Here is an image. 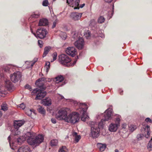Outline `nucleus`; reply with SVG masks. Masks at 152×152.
<instances>
[{"label":"nucleus","mask_w":152,"mask_h":152,"mask_svg":"<svg viewBox=\"0 0 152 152\" xmlns=\"http://www.w3.org/2000/svg\"><path fill=\"white\" fill-rule=\"evenodd\" d=\"M112 109L109 108L105 111L104 113V118L101 119L99 124L95 122L91 121L88 124L91 127L90 136L93 138H96L99 135L100 130L99 127H102L104 124V121L110 120L112 118Z\"/></svg>","instance_id":"nucleus-1"},{"label":"nucleus","mask_w":152,"mask_h":152,"mask_svg":"<svg viewBox=\"0 0 152 152\" xmlns=\"http://www.w3.org/2000/svg\"><path fill=\"white\" fill-rule=\"evenodd\" d=\"M45 79L42 78L39 79L37 80L35 83V85L39 87L41 89H39L38 88H36L34 89L31 92V94L33 95H36L37 96L35 99H40L43 98L46 95V92L45 91H43L42 89H45V87L44 86V83L42 81H44Z\"/></svg>","instance_id":"nucleus-2"},{"label":"nucleus","mask_w":152,"mask_h":152,"mask_svg":"<svg viewBox=\"0 0 152 152\" xmlns=\"http://www.w3.org/2000/svg\"><path fill=\"white\" fill-rule=\"evenodd\" d=\"M27 137H28L27 142L30 145H37L42 142L44 137L42 135H38L35 137V134L34 132L30 131L26 133Z\"/></svg>","instance_id":"nucleus-3"},{"label":"nucleus","mask_w":152,"mask_h":152,"mask_svg":"<svg viewBox=\"0 0 152 152\" xmlns=\"http://www.w3.org/2000/svg\"><path fill=\"white\" fill-rule=\"evenodd\" d=\"M80 108L78 109L81 115V119L83 121H85L88 120L89 117L86 113V111L88 108L87 106L85 104L80 103Z\"/></svg>","instance_id":"nucleus-4"},{"label":"nucleus","mask_w":152,"mask_h":152,"mask_svg":"<svg viewBox=\"0 0 152 152\" xmlns=\"http://www.w3.org/2000/svg\"><path fill=\"white\" fill-rule=\"evenodd\" d=\"M116 117L114 121L115 123H111L109 126L108 129L111 132H115L117 131L120 126V123L121 119V116L118 115H115Z\"/></svg>","instance_id":"nucleus-5"},{"label":"nucleus","mask_w":152,"mask_h":152,"mask_svg":"<svg viewBox=\"0 0 152 152\" xmlns=\"http://www.w3.org/2000/svg\"><path fill=\"white\" fill-rule=\"evenodd\" d=\"M11 136H10L8 138V140L10 146L11 148L14 150L15 147V143L16 142L18 144H20L23 141H24L26 140H27L28 139V137H27L26 135V133L25 134L24 137L20 136L17 139H14V141H11Z\"/></svg>","instance_id":"nucleus-6"},{"label":"nucleus","mask_w":152,"mask_h":152,"mask_svg":"<svg viewBox=\"0 0 152 152\" xmlns=\"http://www.w3.org/2000/svg\"><path fill=\"white\" fill-rule=\"evenodd\" d=\"M67 109H62L59 110L56 115V118L59 120H63L67 122L68 118Z\"/></svg>","instance_id":"nucleus-7"},{"label":"nucleus","mask_w":152,"mask_h":152,"mask_svg":"<svg viewBox=\"0 0 152 152\" xmlns=\"http://www.w3.org/2000/svg\"><path fill=\"white\" fill-rule=\"evenodd\" d=\"M79 118V115L78 113L72 112L68 115L66 122L75 124L78 121Z\"/></svg>","instance_id":"nucleus-8"},{"label":"nucleus","mask_w":152,"mask_h":152,"mask_svg":"<svg viewBox=\"0 0 152 152\" xmlns=\"http://www.w3.org/2000/svg\"><path fill=\"white\" fill-rule=\"evenodd\" d=\"M32 26L31 25H30V29L32 33L36 37H38L40 39H43L44 38L47 33L46 30L44 28H40L37 30V35L34 33L32 30Z\"/></svg>","instance_id":"nucleus-9"},{"label":"nucleus","mask_w":152,"mask_h":152,"mask_svg":"<svg viewBox=\"0 0 152 152\" xmlns=\"http://www.w3.org/2000/svg\"><path fill=\"white\" fill-rule=\"evenodd\" d=\"M59 61L62 64L69 67L68 63L71 62V59L67 55L62 54L59 56Z\"/></svg>","instance_id":"nucleus-10"},{"label":"nucleus","mask_w":152,"mask_h":152,"mask_svg":"<svg viewBox=\"0 0 152 152\" xmlns=\"http://www.w3.org/2000/svg\"><path fill=\"white\" fill-rule=\"evenodd\" d=\"M21 77V74L20 72H14L10 76L11 79L14 83H16L19 80Z\"/></svg>","instance_id":"nucleus-11"},{"label":"nucleus","mask_w":152,"mask_h":152,"mask_svg":"<svg viewBox=\"0 0 152 152\" xmlns=\"http://www.w3.org/2000/svg\"><path fill=\"white\" fill-rule=\"evenodd\" d=\"M84 40L82 37L79 38L74 43L75 46L79 49H82L84 45Z\"/></svg>","instance_id":"nucleus-12"},{"label":"nucleus","mask_w":152,"mask_h":152,"mask_svg":"<svg viewBox=\"0 0 152 152\" xmlns=\"http://www.w3.org/2000/svg\"><path fill=\"white\" fill-rule=\"evenodd\" d=\"M66 52L68 55L73 57L76 55V50L73 47H70L67 48L66 50Z\"/></svg>","instance_id":"nucleus-13"},{"label":"nucleus","mask_w":152,"mask_h":152,"mask_svg":"<svg viewBox=\"0 0 152 152\" xmlns=\"http://www.w3.org/2000/svg\"><path fill=\"white\" fill-rule=\"evenodd\" d=\"M82 15V13L73 12L71 13L70 17L74 20L77 21L80 18Z\"/></svg>","instance_id":"nucleus-14"},{"label":"nucleus","mask_w":152,"mask_h":152,"mask_svg":"<svg viewBox=\"0 0 152 152\" xmlns=\"http://www.w3.org/2000/svg\"><path fill=\"white\" fill-rule=\"evenodd\" d=\"M55 80L56 84H58V88L60 86H62L64 84L63 83H62V82L64 80V78L62 76H58L55 78Z\"/></svg>","instance_id":"nucleus-15"},{"label":"nucleus","mask_w":152,"mask_h":152,"mask_svg":"<svg viewBox=\"0 0 152 152\" xmlns=\"http://www.w3.org/2000/svg\"><path fill=\"white\" fill-rule=\"evenodd\" d=\"M23 120L16 121L14 122L13 126L14 129H19L24 123Z\"/></svg>","instance_id":"nucleus-16"},{"label":"nucleus","mask_w":152,"mask_h":152,"mask_svg":"<svg viewBox=\"0 0 152 152\" xmlns=\"http://www.w3.org/2000/svg\"><path fill=\"white\" fill-rule=\"evenodd\" d=\"M29 147L27 145L23 146L20 147L18 150V152H30Z\"/></svg>","instance_id":"nucleus-17"},{"label":"nucleus","mask_w":152,"mask_h":152,"mask_svg":"<svg viewBox=\"0 0 152 152\" xmlns=\"http://www.w3.org/2000/svg\"><path fill=\"white\" fill-rule=\"evenodd\" d=\"M5 86L9 91L12 90L13 86L11 82L9 80H6L5 81Z\"/></svg>","instance_id":"nucleus-18"},{"label":"nucleus","mask_w":152,"mask_h":152,"mask_svg":"<svg viewBox=\"0 0 152 152\" xmlns=\"http://www.w3.org/2000/svg\"><path fill=\"white\" fill-rule=\"evenodd\" d=\"M9 69V68L8 66H4L3 68H0V79L1 77L4 76L3 71L5 72H8Z\"/></svg>","instance_id":"nucleus-19"},{"label":"nucleus","mask_w":152,"mask_h":152,"mask_svg":"<svg viewBox=\"0 0 152 152\" xmlns=\"http://www.w3.org/2000/svg\"><path fill=\"white\" fill-rule=\"evenodd\" d=\"M145 136L146 138H148L150 135V126L147 125L145 128Z\"/></svg>","instance_id":"nucleus-20"},{"label":"nucleus","mask_w":152,"mask_h":152,"mask_svg":"<svg viewBox=\"0 0 152 152\" xmlns=\"http://www.w3.org/2000/svg\"><path fill=\"white\" fill-rule=\"evenodd\" d=\"M48 22L47 19L43 18L40 20L39 25L40 26H45L48 24Z\"/></svg>","instance_id":"nucleus-21"},{"label":"nucleus","mask_w":152,"mask_h":152,"mask_svg":"<svg viewBox=\"0 0 152 152\" xmlns=\"http://www.w3.org/2000/svg\"><path fill=\"white\" fill-rule=\"evenodd\" d=\"M42 104L45 106L50 105L51 104V99L50 98L43 99L42 101Z\"/></svg>","instance_id":"nucleus-22"},{"label":"nucleus","mask_w":152,"mask_h":152,"mask_svg":"<svg viewBox=\"0 0 152 152\" xmlns=\"http://www.w3.org/2000/svg\"><path fill=\"white\" fill-rule=\"evenodd\" d=\"M51 49V47L49 46L46 47L44 50V53L43 55V57H45L48 54Z\"/></svg>","instance_id":"nucleus-23"},{"label":"nucleus","mask_w":152,"mask_h":152,"mask_svg":"<svg viewBox=\"0 0 152 152\" xmlns=\"http://www.w3.org/2000/svg\"><path fill=\"white\" fill-rule=\"evenodd\" d=\"M26 113L28 115L31 117L32 114L35 115V113L34 110L28 109L26 110Z\"/></svg>","instance_id":"nucleus-24"},{"label":"nucleus","mask_w":152,"mask_h":152,"mask_svg":"<svg viewBox=\"0 0 152 152\" xmlns=\"http://www.w3.org/2000/svg\"><path fill=\"white\" fill-rule=\"evenodd\" d=\"M37 110L38 112L41 114H45V111L44 108L40 105L37 106Z\"/></svg>","instance_id":"nucleus-25"},{"label":"nucleus","mask_w":152,"mask_h":152,"mask_svg":"<svg viewBox=\"0 0 152 152\" xmlns=\"http://www.w3.org/2000/svg\"><path fill=\"white\" fill-rule=\"evenodd\" d=\"M98 146L99 148L100 151H104L106 148V145H105L102 144L101 143L98 144Z\"/></svg>","instance_id":"nucleus-26"},{"label":"nucleus","mask_w":152,"mask_h":152,"mask_svg":"<svg viewBox=\"0 0 152 152\" xmlns=\"http://www.w3.org/2000/svg\"><path fill=\"white\" fill-rule=\"evenodd\" d=\"M58 144V140L56 139H53L51 140L50 142V145L52 146H57Z\"/></svg>","instance_id":"nucleus-27"},{"label":"nucleus","mask_w":152,"mask_h":152,"mask_svg":"<svg viewBox=\"0 0 152 152\" xmlns=\"http://www.w3.org/2000/svg\"><path fill=\"white\" fill-rule=\"evenodd\" d=\"M37 61V59L34 58L33 61H26V63L27 64H29L30 65V67H32L35 63Z\"/></svg>","instance_id":"nucleus-28"},{"label":"nucleus","mask_w":152,"mask_h":152,"mask_svg":"<svg viewBox=\"0 0 152 152\" xmlns=\"http://www.w3.org/2000/svg\"><path fill=\"white\" fill-rule=\"evenodd\" d=\"M12 134L15 135H19L20 133L18 129H14L12 130Z\"/></svg>","instance_id":"nucleus-29"},{"label":"nucleus","mask_w":152,"mask_h":152,"mask_svg":"<svg viewBox=\"0 0 152 152\" xmlns=\"http://www.w3.org/2000/svg\"><path fill=\"white\" fill-rule=\"evenodd\" d=\"M105 18L103 16H100L98 19V22L99 23H102L104 22Z\"/></svg>","instance_id":"nucleus-30"},{"label":"nucleus","mask_w":152,"mask_h":152,"mask_svg":"<svg viewBox=\"0 0 152 152\" xmlns=\"http://www.w3.org/2000/svg\"><path fill=\"white\" fill-rule=\"evenodd\" d=\"M1 110L4 111H6L8 109V107L6 103H3L1 105Z\"/></svg>","instance_id":"nucleus-31"},{"label":"nucleus","mask_w":152,"mask_h":152,"mask_svg":"<svg viewBox=\"0 0 152 152\" xmlns=\"http://www.w3.org/2000/svg\"><path fill=\"white\" fill-rule=\"evenodd\" d=\"M39 15L40 14L38 12H35L31 15L29 19L30 18H37L39 16Z\"/></svg>","instance_id":"nucleus-32"},{"label":"nucleus","mask_w":152,"mask_h":152,"mask_svg":"<svg viewBox=\"0 0 152 152\" xmlns=\"http://www.w3.org/2000/svg\"><path fill=\"white\" fill-rule=\"evenodd\" d=\"M50 67V63L49 62H46L45 67L46 69V72L48 73V72Z\"/></svg>","instance_id":"nucleus-33"},{"label":"nucleus","mask_w":152,"mask_h":152,"mask_svg":"<svg viewBox=\"0 0 152 152\" xmlns=\"http://www.w3.org/2000/svg\"><path fill=\"white\" fill-rule=\"evenodd\" d=\"M80 0H76L75 2L74 5L73 4V6H77V7H75L74 8V9H79V7H78L80 4Z\"/></svg>","instance_id":"nucleus-34"},{"label":"nucleus","mask_w":152,"mask_h":152,"mask_svg":"<svg viewBox=\"0 0 152 152\" xmlns=\"http://www.w3.org/2000/svg\"><path fill=\"white\" fill-rule=\"evenodd\" d=\"M60 36L63 39L65 40L66 37V33L61 32L60 33Z\"/></svg>","instance_id":"nucleus-35"},{"label":"nucleus","mask_w":152,"mask_h":152,"mask_svg":"<svg viewBox=\"0 0 152 152\" xmlns=\"http://www.w3.org/2000/svg\"><path fill=\"white\" fill-rule=\"evenodd\" d=\"M84 36L87 39L90 38L91 36V33L89 31H87L84 33Z\"/></svg>","instance_id":"nucleus-36"},{"label":"nucleus","mask_w":152,"mask_h":152,"mask_svg":"<svg viewBox=\"0 0 152 152\" xmlns=\"http://www.w3.org/2000/svg\"><path fill=\"white\" fill-rule=\"evenodd\" d=\"M148 148L149 150H152V138L148 144Z\"/></svg>","instance_id":"nucleus-37"},{"label":"nucleus","mask_w":152,"mask_h":152,"mask_svg":"<svg viewBox=\"0 0 152 152\" xmlns=\"http://www.w3.org/2000/svg\"><path fill=\"white\" fill-rule=\"evenodd\" d=\"M72 37L71 39L72 41H74L75 39L78 38L77 37V34L76 32H74L72 33Z\"/></svg>","instance_id":"nucleus-38"},{"label":"nucleus","mask_w":152,"mask_h":152,"mask_svg":"<svg viewBox=\"0 0 152 152\" xmlns=\"http://www.w3.org/2000/svg\"><path fill=\"white\" fill-rule=\"evenodd\" d=\"M96 24V21L94 19L91 20L90 21L89 25L91 26H94Z\"/></svg>","instance_id":"nucleus-39"},{"label":"nucleus","mask_w":152,"mask_h":152,"mask_svg":"<svg viewBox=\"0 0 152 152\" xmlns=\"http://www.w3.org/2000/svg\"><path fill=\"white\" fill-rule=\"evenodd\" d=\"M57 54L56 52H55L53 53V54L52 55V56L53 58V60L51 61V62H53V61L56 60L57 58Z\"/></svg>","instance_id":"nucleus-40"},{"label":"nucleus","mask_w":152,"mask_h":152,"mask_svg":"<svg viewBox=\"0 0 152 152\" xmlns=\"http://www.w3.org/2000/svg\"><path fill=\"white\" fill-rule=\"evenodd\" d=\"M42 5L43 6L46 7L49 5V2L48 0H44L42 2Z\"/></svg>","instance_id":"nucleus-41"},{"label":"nucleus","mask_w":152,"mask_h":152,"mask_svg":"<svg viewBox=\"0 0 152 152\" xmlns=\"http://www.w3.org/2000/svg\"><path fill=\"white\" fill-rule=\"evenodd\" d=\"M66 147L63 146L59 149L58 152H66Z\"/></svg>","instance_id":"nucleus-42"},{"label":"nucleus","mask_w":152,"mask_h":152,"mask_svg":"<svg viewBox=\"0 0 152 152\" xmlns=\"http://www.w3.org/2000/svg\"><path fill=\"white\" fill-rule=\"evenodd\" d=\"M81 138V136L80 135L76 136L75 137V143L77 142Z\"/></svg>","instance_id":"nucleus-43"},{"label":"nucleus","mask_w":152,"mask_h":152,"mask_svg":"<svg viewBox=\"0 0 152 152\" xmlns=\"http://www.w3.org/2000/svg\"><path fill=\"white\" fill-rule=\"evenodd\" d=\"M18 107L20 108L22 110H24L26 106L24 103H23L18 105Z\"/></svg>","instance_id":"nucleus-44"},{"label":"nucleus","mask_w":152,"mask_h":152,"mask_svg":"<svg viewBox=\"0 0 152 152\" xmlns=\"http://www.w3.org/2000/svg\"><path fill=\"white\" fill-rule=\"evenodd\" d=\"M136 128V127L134 125H130L129 127V130L132 132H133Z\"/></svg>","instance_id":"nucleus-45"},{"label":"nucleus","mask_w":152,"mask_h":152,"mask_svg":"<svg viewBox=\"0 0 152 152\" xmlns=\"http://www.w3.org/2000/svg\"><path fill=\"white\" fill-rule=\"evenodd\" d=\"M143 135L142 134H138L137 135V138L138 140H140L142 139L143 137Z\"/></svg>","instance_id":"nucleus-46"},{"label":"nucleus","mask_w":152,"mask_h":152,"mask_svg":"<svg viewBox=\"0 0 152 152\" xmlns=\"http://www.w3.org/2000/svg\"><path fill=\"white\" fill-rule=\"evenodd\" d=\"M74 0H69V2L68 0H66V3H67L69 6H70L73 7V4L72 2Z\"/></svg>","instance_id":"nucleus-47"},{"label":"nucleus","mask_w":152,"mask_h":152,"mask_svg":"<svg viewBox=\"0 0 152 152\" xmlns=\"http://www.w3.org/2000/svg\"><path fill=\"white\" fill-rule=\"evenodd\" d=\"M145 121L147 123H152V120L149 118H146L145 120Z\"/></svg>","instance_id":"nucleus-48"},{"label":"nucleus","mask_w":152,"mask_h":152,"mask_svg":"<svg viewBox=\"0 0 152 152\" xmlns=\"http://www.w3.org/2000/svg\"><path fill=\"white\" fill-rule=\"evenodd\" d=\"M38 44L40 48H42V42L41 40H39L38 41Z\"/></svg>","instance_id":"nucleus-49"},{"label":"nucleus","mask_w":152,"mask_h":152,"mask_svg":"<svg viewBox=\"0 0 152 152\" xmlns=\"http://www.w3.org/2000/svg\"><path fill=\"white\" fill-rule=\"evenodd\" d=\"M76 61H77V60H75L73 61L72 63H70V64H69V66H68L69 67L71 66H74L75 65V64H76Z\"/></svg>","instance_id":"nucleus-50"},{"label":"nucleus","mask_w":152,"mask_h":152,"mask_svg":"<svg viewBox=\"0 0 152 152\" xmlns=\"http://www.w3.org/2000/svg\"><path fill=\"white\" fill-rule=\"evenodd\" d=\"M57 20H56L53 23V26H52V28H54L57 23Z\"/></svg>","instance_id":"nucleus-51"},{"label":"nucleus","mask_w":152,"mask_h":152,"mask_svg":"<svg viewBox=\"0 0 152 152\" xmlns=\"http://www.w3.org/2000/svg\"><path fill=\"white\" fill-rule=\"evenodd\" d=\"M57 98L59 99H62L64 98V97L59 94H58L57 96Z\"/></svg>","instance_id":"nucleus-52"},{"label":"nucleus","mask_w":152,"mask_h":152,"mask_svg":"<svg viewBox=\"0 0 152 152\" xmlns=\"http://www.w3.org/2000/svg\"><path fill=\"white\" fill-rule=\"evenodd\" d=\"M25 88L26 89H28L29 91H31L32 90L31 87L30 86L28 85H26L25 86Z\"/></svg>","instance_id":"nucleus-53"},{"label":"nucleus","mask_w":152,"mask_h":152,"mask_svg":"<svg viewBox=\"0 0 152 152\" xmlns=\"http://www.w3.org/2000/svg\"><path fill=\"white\" fill-rule=\"evenodd\" d=\"M127 127V124L125 123H123L121 124V127L123 129H126Z\"/></svg>","instance_id":"nucleus-54"},{"label":"nucleus","mask_w":152,"mask_h":152,"mask_svg":"<svg viewBox=\"0 0 152 152\" xmlns=\"http://www.w3.org/2000/svg\"><path fill=\"white\" fill-rule=\"evenodd\" d=\"M52 122L53 124H56V120L55 119L52 118L51 119Z\"/></svg>","instance_id":"nucleus-55"},{"label":"nucleus","mask_w":152,"mask_h":152,"mask_svg":"<svg viewBox=\"0 0 152 152\" xmlns=\"http://www.w3.org/2000/svg\"><path fill=\"white\" fill-rule=\"evenodd\" d=\"M72 134L74 137H75L76 136L78 135H77V133L75 132H73L72 133Z\"/></svg>","instance_id":"nucleus-56"},{"label":"nucleus","mask_w":152,"mask_h":152,"mask_svg":"<svg viewBox=\"0 0 152 152\" xmlns=\"http://www.w3.org/2000/svg\"><path fill=\"white\" fill-rule=\"evenodd\" d=\"M52 79H48L47 80L46 79V81L47 82H50L52 80Z\"/></svg>","instance_id":"nucleus-57"},{"label":"nucleus","mask_w":152,"mask_h":152,"mask_svg":"<svg viewBox=\"0 0 152 152\" xmlns=\"http://www.w3.org/2000/svg\"><path fill=\"white\" fill-rule=\"evenodd\" d=\"M104 1L107 3H110L112 2L113 0H104Z\"/></svg>","instance_id":"nucleus-58"},{"label":"nucleus","mask_w":152,"mask_h":152,"mask_svg":"<svg viewBox=\"0 0 152 152\" xmlns=\"http://www.w3.org/2000/svg\"><path fill=\"white\" fill-rule=\"evenodd\" d=\"M85 4H83L81 5L80 6V7L81 8H83L85 6Z\"/></svg>","instance_id":"nucleus-59"},{"label":"nucleus","mask_w":152,"mask_h":152,"mask_svg":"<svg viewBox=\"0 0 152 152\" xmlns=\"http://www.w3.org/2000/svg\"><path fill=\"white\" fill-rule=\"evenodd\" d=\"M2 115V113H1V112L0 111V117H1Z\"/></svg>","instance_id":"nucleus-60"},{"label":"nucleus","mask_w":152,"mask_h":152,"mask_svg":"<svg viewBox=\"0 0 152 152\" xmlns=\"http://www.w3.org/2000/svg\"><path fill=\"white\" fill-rule=\"evenodd\" d=\"M115 152H120L117 149H115Z\"/></svg>","instance_id":"nucleus-61"},{"label":"nucleus","mask_w":152,"mask_h":152,"mask_svg":"<svg viewBox=\"0 0 152 152\" xmlns=\"http://www.w3.org/2000/svg\"><path fill=\"white\" fill-rule=\"evenodd\" d=\"M101 37L102 38H104V35H102V36H101Z\"/></svg>","instance_id":"nucleus-62"},{"label":"nucleus","mask_w":152,"mask_h":152,"mask_svg":"<svg viewBox=\"0 0 152 152\" xmlns=\"http://www.w3.org/2000/svg\"><path fill=\"white\" fill-rule=\"evenodd\" d=\"M114 5H113L112 6V8H113V10L114 9Z\"/></svg>","instance_id":"nucleus-63"},{"label":"nucleus","mask_w":152,"mask_h":152,"mask_svg":"<svg viewBox=\"0 0 152 152\" xmlns=\"http://www.w3.org/2000/svg\"><path fill=\"white\" fill-rule=\"evenodd\" d=\"M56 0H53V1H56Z\"/></svg>","instance_id":"nucleus-64"}]
</instances>
